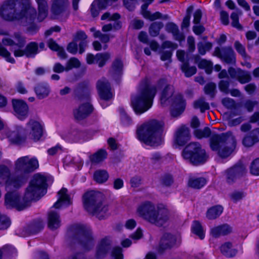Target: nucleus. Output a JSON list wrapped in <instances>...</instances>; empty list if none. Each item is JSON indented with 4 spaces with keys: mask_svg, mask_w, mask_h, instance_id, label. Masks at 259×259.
<instances>
[{
    "mask_svg": "<svg viewBox=\"0 0 259 259\" xmlns=\"http://www.w3.org/2000/svg\"><path fill=\"white\" fill-rule=\"evenodd\" d=\"M112 248V240L109 236L101 239L96 247L95 256L98 259L105 257Z\"/></svg>",
    "mask_w": 259,
    "mask_h": 259,
    "instance_id": "15",
    "label": "nucleus"
},
{
    "mask_svg": "<svg viewBox=\"0 0 259 259\" xmlns=\"http://www.w3.org/2000/svg\"><path fill=\"white\" fill-rule=\"evenodd\" d=\"M250 173L255 176H259V158L254 159L250 166Z\"/></svg>",
    "mask_w": 259,
    "mask_h": 259,
    "instance_id": "52",
    "label": "nucleus"
},
{
    "mask_svg": "<svg viewBox=\"0 0 259 259\" xmlns=\"http://www.w3.org/2000/svg\"><path fill=\"white\" fill-rule=\"evenodd\" d=\"M83 136V133L78 130H74L71 133L72 140L75 142H77L81 140Z\"/></svg>",
    "mask_w": 259,
    "mask_h": 259,
    "instance_id": "63",
    "label": "nucleus"
},
{
    "mask_svg": "<svg viewBox=\"0 0 259 259\" xmlns=\"http://www.w3.org/2000/svg\"><path fill=\"white\" fill-rule=\"evenodd\" d=\"M223 105L228 109H233L235 107L236 103L235 101L230 98H225L222 100Z\"/></svg>",
    "mask_w": 259,
    "mask_h": 259,
    "instance_id": "56",
    "label": "nucleus"
},
{
    "mask_svg": "<svg viewBox=\"0 0 259 259\" xmlns=\"http://www.w3.org/2000/svg\"><path fill=\"white\" fill-rule=\"evenodd\" d=\"M160 94V103L163 107L171 105L172 116H179L184 110L185 101L180 94H175L173 86L168 84L165 79H160L156 85H141L131 98V105L138 115H141L152 106L157 89L163 88Z\"/></svg>",
    "mask_w": 259,
    "mask_h": 259,
    "instance_id": "1",
    "label": "nucleus"
},
{
    "mask_svg": "<svg viewBox=\"0 0 259 259\" xmlns=\"http://www.w3.org/2000/svg\"><path fill=\"white\" fill-rule=\"evenodd\" d=\"M193 59L195 63L197 64L199 68L205 69L208 74L211 72L213 64L210 61L205 59H201L198 55H194Z\"/></svg>",
    "mask_w": 259,
    "mask_h": 259,
    "instance_id": "28",
    "label": "nucleus"
},
{
    "mask_svg": "<svg viewBox=\"0 0 259 259\" xmlns=\"http://www.w3.org/2000/svg\"><path fill=\"white\" fill-rule=\"evenodd\" d=\"M163 125L162 121L156 120L146 122L137 129L138 138L150 146L159 145L162 142V132Z\"/></svg>",
    "mask_w": 259,
    "mask_h": 259,
    "instance_id": "5",
    "label": "nucleus"
},
{
    "mask_svg": "<svg viewBox=\"0 0 259 259\" xmlns=\"http://www.w3.org/2000/svg\"><path fill=\"white\" fill-rule=\"evenodd\" d=\"M80 64V62L78 59L75 57L71 58L66 63V71H68L73 68H78Z\"/></svg>",
    "mask_w": 259,
    "mask_h": 259,
    "instance_id": "47",
    "label": "nucleus"
},
{
    "mask_svg": "<svg viewBox=\"0 0 259 259\" xmlns=\"http://www.w3.org/2000/svg\"><path fill=\"white\" fill-rule=\"evenodd\" d=\"M119 111L122 123L125 125L130 124L132 122L130 117L126 114L123 109L120 108Z\"/></svg>",
    "mask_w": 259,
    "mask_h": 259,
    "instance_id": "57",
    "label": "nucleus"
},
{
    "mask_svg": "<svg viewBox=\"0 0 259 259\" xmlns=\"http://www.w3.org/2000/svg\"><path fill=\"white\" fill-rule=\"evenodd\" d=\"M44 227V223L40 219L34 220L30 224L25 228V231L28 234H34L39 232Z\"/></svg>",
    "mask_w": 259,
    "mask_h": 259,
    "instance_id": "29",
    "label": "nucleus"
},
{
    "mask_svg": "<svg viewBox=\"0 0 259 259\" xmlns=\"http://www.w3.org/2000/svg\"><path fill=\"white\" fill-rule=\"evenodd\" d=\"M46 177L40 174L34 175L22 199L16 192H8L5 196V205L7 209H25L30 206L32 200H38L46 193Z\"/></svg>",
    "mask_w": 259,
    "mask_h": 259,
    "instance_id": "2",
    "label": "nucleus"
},
{
    "mask_svg": "<svg viewBox=\"0 0 259 259\" xmlns=\"http://www.w3.org/2000/svg\"><path fill=\"white\" fill-rule=\"evenodd\" d=\"M97 88L101 99L107 100L112 98L110 85L105 78H102L97 82Z\"/></svg>",
    "mask_w": 259,
    "mask_h": 259,
    "instance_id": "19",
    "label": "nucleus"
},
{
    "mask_svg": "<svg viewBox=\"0 0 259 259\" xmlns=\"http://www.w3.org/2000/svg\"><path fill=\"white\" fill-rule=\"evenodd\" d=\"M194 107L196 109L200 108L201 112H204L209 108V106L208 103L205 102L203 98H200L194 103Z\"/></svg>",
    "mask_w": 259,
    "mask_h": 259,
    "instance_id": "48",
    "label": "nucleus"
},
{
    "mask_svg": "<svg viewBox=\"0 0 259 259\" xmlns=\"http://www.w3.org/2000/svg\"><path fill=\"white\" fill-rule=\"evenodd\" d=\"M181 69L186 77H190L196 72L197 69L195 66H189L188 62L183 63L181 65Z\"/></svg>",
    "mask_w": 259,
    "mask_h": 259,
    "instance_id": "41",
    "label": "nucleus"
},
{
    "mask_svg": "<svg viewBox=\"0 0 259 259\" xmlns=\"http://www.w3.org/2000/svg\"><path fill=\"white\" fill-rule=\"evenodd\" d=\"M178 48V45L170 41H164L161 46V48L164 50L166 48L171 49L172 50H174Z\"/></svg>",
    "mask_w": 259,
    "mask_h": 259,
    "instance_id": "64",
    "label": "nucleus"
},
{
    "mask_svg": "<svg viewBox=\"0 0 259 259\" xmlns=\"http://www.w3.org/2000/svg\"><path fill=\"white\" fill-rule=\"evenodd\" d=\"M2 43L5 46L11 47V50L16 57L26 56L27 57H34L38 52V45L35 42L29 43L23 49L26 40L19 33H15L11 37H5L2 39Z\"/></svg>",
    "mask_w": 259,
    "mask_h": 259,
    "instance_id": "6",
    "label": "nucleus"
},
{
    "mask_svg": "<svg viewBox=\"0 0 259 259\" xmlns=\"http://www.w3.org/2000/svg\"><path fill=\"white\" fill-rule=\"evenodd\" d=\"M110 58L111 55L108 52L98 53L96 54V63L100 67H102Z\"/></svg>",
    "mask_w": 259,
    "mask_h": 259,
    "instance_id": "38",
    "label": "nucleus"
},
{
    "mask_svg": "<svg viewBox=\"0 0 259 259\" xmlns=\"http://www.w3.org/2000/svg\"><path fill=\"white\" fill-rule=\"evenodd\" d=\"M258 141L259 128H257L252 131L248 136L244 138L243 144L246 147H251Z\"/></svg>",
    "mask_w": 259,
    "mask_h": 259,
    "instance_id": "27",
    "label": "nucleus"
},
{
    "mask_svg": "<svg viewBox=\"0 0 259 259\" xmlns=\"http://www.w3.org/2000/svg\"><path fill=\"white\" fill-rule=\"evenodd\" d=\"M0 56L4 57L6 60L11 63H14L15 61V59L11 57V53L8 51L7 49L4 48L0 44Z\"/></svg>",
    "mask_w": 259,
    "mask_h": 259,
    "instance_id": "49",
    "label": "nucleus"
},
{
    "mask_svg": "<svg viewBox=\"0 0 259 259\" xmlns=\"http://www.w3.org/2000/svg\"><path fill=\"white\" fill-rule=\"evenodd\" d=\"M212 47V44L208 41L199 42L197 44L198 52L201 55H205L206 52L211 50Z\"/></svg>",
    "mask_w": 259,
    "mask_h": 259,
    "instance_id": "43",
    "label": "nucleus"
},
{
    "mask_svg": "<svg viewBox=\"0 0 259 259\" xmlns=\"http://www.w3.org/2000/svg\"><path fill=\"white\" fill-rule=\"evenodd\" d=\"M29 0H7L0 8V16L5 20L12 21L23 19H32L36 14L34 8L26 5Z\"/></svg>",
    "mask_w": 259,
    "mask_h": 259,
    "instance_id": "4",
    "label": "nucleus"
},
{
    "mask_svg": "<svg viewBox=\"0 0 259 259\" xmlns=\"http://www.w3.org/2000/svg\"><path fill=\"white\" fill-rule=\"evenodd\" d=\"M108 178V174L105 170H97L94 175V180L100 184L106 182Z\"/></svg>",
    "mask_w": 259,
    "mask_h": 259,
    "instance_id": "37",
    "label": "nucleus"
},
{
    "mask_svg": "<svg viewBox=\"0 0 259 259\" xmlns=\"http://www.w3.org/2000/svg\"><path fill=\"white\" fill-rule=\"evenodd\" d=\"M230 82L229 81H226V80H221L219 84V87L220 90L225 93V94H227L229 93V87Z\"/></svg>",
    "mask_w": 259,
    "mask_h": 259,
    "instance_id": "59",
    "label": "nucleus"
},
{
    "mask_svg": "<svg viewBox=\"0 0 259 259\" xmlns=\"http://www.w3.org/2000/svg\"><path fill=\"white\" fill-rule=\"evenodd\" d=\"M94 36L96 38H99L103 43L108 42L110 39L108 34H103L101 32H96L94 34Z\"/></svg>",
    "mask_w": 259,
    "mask_h": 259,
    "instance_id": "60",
    "label": "nucleus"
},
{
    "mask_svg": "<svg viewBox=\"0 0 259 259\" xmlns=\"http://www.w3.org/2000/svg\"><path fill=\"white\" fill-rule=\"evenodd\" d=\"M191 229L192 232L200 239H203L204 238V232L202 226L199 222L197 221H194Z\"/></svg>",
    "mask_w": 259,
    "mask_h": 259,
    "instance_id": "39",
    "label": "nucleus"
},
{
    "mask_svg": "<svg viewBox=\"0 0 259 259\" xmlns=\"http://www.w3.org/2000/svg\"><path fill=\"white\" fill-rule=\"evenodd\" d=\"M188 51L190 53L193 52L195 50V39L193 36H189L187 38Z\"/></svg>",
    "mask_w": 259,
    "mask_h": 259,
    "instance_id": "61",
    "label": "nucleus"
},
{
    "mask_svg": "<svg viewBox=\"0 0 259 259\" xmlns=\"http://www.w3.org/2000/svg\"><path fill=\"white\" fill-rule=\"evenodd\" d=\"M194 134L198 139L206 138L210 136V148L222 158L231 155L236 147L235 137L231 132L218 135L211 133L208 127H205L195 130Z\"/></svg>",
    "mask_w": 259,
    "mask_h": 259,
    "instance_id": "3",
    "label": "nucleus"
},
{
    "mask_svg": "<svg viewBox=\"0 0 259 259\" xmlns=\"http://www.w3.org/2000/svg\"><path fill=\"white\" fill-rule=\"evenodd\" d=\"M177 242L176 236L169 233H164L162 236L157 251L159 253H163L165 250L170 249L174 247Z\"/></svg>",
    "mask_w": 259,
    "mask_h": 259,
    "instance_id": "18",
    "label": "nucleus"
},
{
    "mask_svg": "<svg viewBox=\"0 0 259 259\" xmlns=\"http://www.w3.org/2000/svg\"><path fill=\"white\" fill-rule=\"evenodd\" d=\"M241 14L242 12L240 11H237L233 12L231 15V25L238 30L242 29V26L239 22V15H241Z\"/></svg>",
    "mask_w": 259,
    "mask_h": 259,
    "instance_id": "42",
    "label": "nucleus"
},
{
    "mask_svg": "<svg viewBox=\"0 0 259 259\" xmlns=\"http://www.w3.org/2000/svg\"><path fill=\"white\" fill-rule=\"evenodd\" d=\"M221 252L225 256L232 257L237 253V250L233 248V244L231 242H226L221 245L220 247Z\"/></svg>",
    "mask_w": 259,
    "mask_h": 259,
    "instance_id": "30",
    "label": "nucleus"
},
{
    "mask_svg": "<svg viewBox=\"0 0 259 259\" xmlns=\"http://www.w3.org/2000/svg\"><path fill=\"white\" fill-rule=\"evenodd\" d=\"M60 215L56 211H50L48 214V227L51 230L58 229L61 226Z\"/></svg>",
    "mask_w": 259,
    "mask_h": 259,
    "instance_id": "24",
    "label": "nucleus"
},
{
    "mask_svg": "<svg viewBox=\"0 0 259 259\" xmlns=\"http://www.w3.org/2000/svg\"><path fill=\"white\" fill-rule=\"evenodd\" d=\"M234 47L238 53L240 54L243 57L246 58L247 56L245 49L244 47L241 44L239 41H235L234 43Z\"/></svg>",
    "mask_w": 259,
    "mask_h": 259,
    "instance_id": "58",
    "label": "nucleus"
},
{
    "mask_svg": "<svg viewBox=\"0 0 259 259\" xmlns=\"http://www.w3.org/2000/svg\"><path fill=\"white\" fill-rule=\"evenodd\" d=\"M101 197L102 194L99 192L93 190L87 192L82 196L84 208L86 209H92L95 210L107 209L101 202L100 199Z\"/></svg>",
    "mask_w": 259,
    "mask_h": 259,
    "instance_id": "10",
    "label": "nucleus"
},
{
    "mask_svg": "<svg viewBox=\"0 0 259 259\" xmlns=\"http://www.w3.org/2000/svg\"><path fill=\"white\" fill-rule=\"evenodd\" d=\"M206 183L205 179L202 177H191L188 181V185L195 189H200L203 187Z\"/></svg>",
    "mask_w": 259,
    "mask_h": 259,
    "instance_id": "34",
    "label": "nucleus"
},
{
    "mask_svg": "<svg viewBox=\"0 0 259 259\" xmlns=\"http://www.w3.org/2000/svg\"><path fill=\"white\" fill-rule=\"evenodd\" d=\"M26 139H29L34 142L39 141L43 135V126L36 120L30 119L26 123L24 128Z\"/></svg>",
    "mask_w": 259,
    "mask_h": 259,
    "instance_id": "12",
    "label": "nucleus"
},
{
    "mask_svg": "<svg viewBox=\"0 0 259 259\" xmlns=\"http://www.w3.org/2000/svg\"><path fill=\"white\" fill-rule=\"evenodd\" d=\"M190 137L189 127L185 125H182L178 128L175 133V142L178 145L183 146L190 140Z\"/></svg>",
    "mask_w": 259,
    "mask_h": 259,
    "instance_id": "21",
    "label": "nucleus"
},
{
    "mask_svg": "<svg viewBox=\"0 0 259 259\" xmlns=\"http://www.w3.org/2000/svg\"><path fill=\"white\" fill-rule=\"evenodd\" d=\"M138 215L148 222L161 227L169 220L166 211H138Z\"/></svg>",
    "mask_w": 259,
    "mask_h": 259,
    "instance_id": "11",
    "label": "nucleus"
},
{
    "mask_svg": "<svg viewBox=\"0 0 259 259\" xmlns=\"http://www.w3.org/2000/svg\"><path fill=\"white\" fill-rule=\"evenodd\" d=\"M163 27V24L161 22H155L152 23L149 27V33L153 37L157 36L160 29Z\"/></svg>",
    "mask_w": 259,
    "mask_h": 259,
    "instance_id": "40",
    "label": "nucleus"
},
{
    "mask_svg": "<svg viewBox=\"0 0 259 259\" xmlns=\"http://www.w3.org/2000/svg\"><path fill=\"white\" fill-rule=\"evenodd\" d=\"M165 30L172 34L174 38L179 41L185 39V36L182 33H180L178 27L174 23L169 22L165 25Z\"/></svg>",
    "mask_w": 259,
    "mask_h": 259,
    "instance_id": "26",
    "label": "nucleus"
},
{
    "mask_svg": "<svg viewBox=\"0 0 259 259\" xmlns=\"http://www.w3.org/2000/svg\"><path fill=\"white\" fill-rule=\"evenodd\" d=\"M11 225V220L7 215L0 213V230H7Z\"/></svg>",
    "mask_w": 259,
    "mask_h": 259,
    "instance_id": "46",
    "label": "nucleus"
},
{
    "mask_svg": "<svg viewBox=\"0 0 259 259\" xmlns=\"http://www.w3.org/2000/svg\"><path fill=\"white\" fill-rule=\"evenodd\" d=\"M213 55L220 58L227 64H234L236 62L235 52L230 47L222 49L219 47L215 48Z\"/></svg>",
    "mask_w": 259,
    "mask_h": 259,
    "instance_id": "16",
    "label": "nucleus"
},
{
    "mask_svg": "<svg viewBox=\"0 0 259 259\" xmlns=\"http://www.w3.org/2000/svg\"><path fill=\"white\" fill-rule=\"evenodd\" d=\"M12 177H16L15 175L10 176V171L9 169L4 165H0V184L6 182V187L7 189H11L14 188L12 185H8L7 182L9 179Z\"/></svg>",
    "mask_w": 259,
    "mask_h": 259,
    "instance_id": "31",
    "label": "nucleus"
},
{
    "mask_svg": "<svg viewBox=\"0 0 259 259\" xmlns=\"http://www.w3.org/2000/svg\"><path fill=\"white\" fill-rule=\"evenodd\" d=\"M155 207L150 201H145L141 203L138 206V210H154Z\"/></svg>",
    "mask_w": 259,
    "mask_h": 259,
    "instance_id": "53",
    "label": "nucleus"
},
{
    "mask_svg": "<svg viewBox=\"0 0 259 259\" xmlns=\"http://www.w3.org/2000/svg\"><path fill=\"white\" fill-rule=\"evenodd\" d=\"M59 196L58 201L55 202L53 207L55 209H66L67 206L71 204L70 197L67 194V190L66 188H62L59 192Z\"/></svg>",
    "mask_w": 259,
    "mask_h": 259,
    "instance_id": "22",
    "label": "nucleus"
},
{
    "mask_svg": "<svg viewBox=\"0 0 259 259\" xmlns=\"http://www.w3.org/2000/svg\"><path fill=\"white\" fill-rule=\"evenodd\" d=\"M246 173L245 166L242 163H237L224 171V176L227 183L232 184L243 177Z\"/></svg>",
    "mask_w": 259,
    "mask_h": 259,
    "instance_id": "13",
    "label": "nucleus"
},
{
    "mask_svg": "<svg viewBox=\"0 0 259 259\" xmlns=\"http://www.w3.org/2000/svg\"><path fill=\"white\" fill-rule=\"evenodd\" d=\"M182 155L186 161L196 165L204 163L208 158L205 151L196 142L188 145L183 150Z\"/></svg>",
    "mask_w": 259,
    "mask_h": 259,
    "instance_id": "9",
    "label": "nucleus"
},
{
    "mask_svg": "<svg viewBox=\"0 0 259 259\" xmlns=\"http://www.w3.org/2000/svg\"><path fill=\"white\" fill-rule=\"evenodd\" d=\"M69 0H51V12L55 18H65L68 16L66 10L69 6Z\"/></svg>",
    "mask_w": 259,
    "mask_h": 259,
    "instance_id": "14",
    "label": "nucleus"
},
{
    "mask_svg": "<svg viewBox=\"0 0 259 259\" xmlns=\"http://www.w3.org/2000/svg\"><path fill=\"white\" fill-rule=\"evenodd\" d=\"M88 215L91 217H95L100 221L107 219L109 215L106 211H88Z\"/></svg>",
    "mask_w": 259,
    "mask_h": 259,
    "instance_id": "50",
    "label": "nucleus"
},
{
    "mask_svg": "<svg viewBox=\"0 0 259 259\" xmlns=\"http://www.w3.org/2000/svg\"><path fill=\"white\" fill-rule=\"evenodd\" d=\"M177 57L178 60L182 62V64L188 62V55L184 50H178L177 51Z\"/></svg>",
    "mask_w": 259,
    "mask_h": 259,
    "instance_id": "54",
    "label": "nucleus"
},
{
    "mask_svg": "<svg viewBox=\"0 0 259 259\" xmlns=\"http://www.w3.org/2000/svg\"><path fill=\"white\" fill-rule=\"evenodd\" d=\"M108 4L102 0L94 1L91 5V12L93 17H95L99 14V11L105 8Z\"/></svg>",
    "mask_w": 259,
    "mask_h": 259,
    "instance_id": "33",
    "label": "nucleus"
},
{
    "mask_svg": "<svg viewBox=\"0 0 259 259\" xmlns=\"http://www.w3.org/2000/svg\"><path fill=\"white\" fill-rule=\"evenodd\" d=\"M141 11L143 17L150 21H154L162 17V14L159 12L152 14L147 9H141Z\"/></svg>",
    "mask_w": 259,
    "mask_h": 259,
    "instance_id": "44",
    "label": "nucleus"
},
{
    "mask_svg": "<svg viewBox=\"0 0 259 259\" xmlns=\"http://www.w3.org/2000/svg\"><path fill=\"white\" fill-rule=\"evenodd\" d=\"M237 79L240 83L245 84L251 80V76L248 72L240 69Z\"/></svg>",
    "mask_w": 259,
    "mask_h": 259,
    "instance_id": "45",
    "label": "nucleus"
},
{
    "mask_svg": "<svg viewBox=\"0 0 259 259\" xmlns=\"http://www.w3.org/2000/svg\"><path fill=\"white\" fill-rule=\"evenodd\" d=\"M12 104L15 115L20 119L26 118L28 111L26 103L22 100L14 99Z\"/></svg>",
    "mask_w": 259,
    "mask_h": 259,
    "instance_id": "20",
    "label": "nucleus"
},
{
    "mask_svg": "<svg viewBox=\"0 0 259 259\" xmlns=\"http://www.w3.org/2000/svg\"><path fill=\"white\" fill-rule=\"evenodd\" d=\"M38 9V19L41 21L47 16L48 13V0H35Z\"/></svg>",
    "mask_w": 259,
    "mask_h": 259,
    "instance_id": "25",
    "label": "nucleus"
},
{
    "mask_svg": "<svg viewBox=\"0 0 259 259\" xmlns=\"http://www.w3.org/2000/svg\"><path fill=\"white\" fill-rule=\"evenodd\" d=\"M215 88V85L214 83H210L207 84L204 87L205 94L209 95L211 97H213Z\"/></svg>",
    "mask_w": 259,
    "mask_h": 259,
    "instance_id": "62",
    "label": "nucleus"
},
{
    "mask_svg": "<svg viewBox=\"0 0 259 259\" xmlns=\"http://www.w3.org/2000/svg\"><path fill=\"white\" fill-rule=\"evenodd\" d=\"M107 152L105 150L100 149L95 154L90 156L91 161L95 163H99L107 157Z\"/></svg>",
    "mask_w": 259,
    "mask_h": 259,
    "instance_id": "36",
    "label": "nucleus"
},
{
    "mask_svg": "<svg viewBox=\"0 0 259 259\" xmlns=\"http://www.w3.org/2000/svg\"><path fill=\"white\" fill-rule=\"evenodd\" d=\"M85 100L88 101L89 95H87ZM93 111L92 106L88 102L81 104L77 108L73 110V115L75 118L77 120H81L87 118Z\"/></svg>",
    "mask_w": 259,
    "mask_h": 259,
    "instance_id": "17",
    "label": "nucleus"
},
{
    "mask_svg": "<svg viewBox=\"0 0 259 259\" xmlns=\"http://www.w3.org/2000/svg\"><path fill=\"white\" fill-rule=\"evenodd\" d=\"M16 173H20V175L12 177L7 182V185H12L15 188L21 186L27 179V175L33 172L39 166L37 159L36 158H30L28 156H23L18 158L15 163Z\"/></svg>",
    "mask_w": 259,
    "mask_h": 259,
    "instance_id": "7",
    "label": "nucleus"
},
{
    "mask_svg": "<svg viewBox=\"0 0 259 259\" xmlns=\"http://www.w3.org/2000/svg\"><path fill=\"white\" fill-rule=\"evenodd\" d=\"M121 27V25L119 22L114 21L113 23H109L103 26L102 30L104 32H107L112 30V29H119Z\"/></svg>",
    "mask_w": 259,
    "mask_h": 259,
    "instance_id": "51",
    "label": "nucleus"
},
{
    "mask_svg": "<svg viewBox=\"0 0 259 259\" xmlns=\"http://www.w3.org/2000/svg\"><path fill=\"white\" fill-rule=\"evenodd\" d=\"M69 237L76 241L85 250H90L94 245V238L92 230L84 225L74 224L69 228Z\"/></svg>",
    "mask_w": 259,
    "mask_h": 259,
    "instance_id": "8",
    "label": "nucleus"
},
{
    "mask_svg": "<svg viewBox=\"0 0 259 259\" xmlns=\"http://www.w3.org/2000/svg\"><path fill=\"white\" fill-rule=\"evenodd\" d=\"M120 18L118 13H114L111 15L109 12L105 13L101 17V20L108 21H115Z\"/></svg>",
    "mask_w": 259,
    "mask_h": 259,
    "instance_id": "55",
    "label": "nucleus"
},
{
    "mask_svg": "<svg viewBox=\"0 0 259 259\" xmlns=\"http://www.w3.org/2000/svg\"><path fill=\"white\" fill-rule=\"evenodd\" d=\"M35 92L37 98L42 99L49 96L50 93V88L46 83H39L35 88Z\"/></svg>",
    "mask_w": 259,
    "mask_h": 259,
    "instance_id": "32",
    "label": "nucleus"
},
{
    "mask_svg": "<svg viewBox=\"0 0 259 259\" xmlns=\"http://www.w3.org/2000/svg\"><path fill=\"white\" fill-rule=\"evenodd\" d=\"M123 68V64L121 61L118 59H115L112 65L110 70V74L114 77H116L121 74Z\"/></svg>",
    "mask_w": 259,
    "mask_h": 259,
    "instance_id": "35",
    "label": "nucleus"
},
{
    "mask_svg": "<svg viewBox=\"0 0 259 259\" xmlns=\"http://www.w3.org/2000/svg\"><path fill=\"white\" fill-rule=\"evenodd\" d=\"M232 232V228L227 224H224L214 227L210 230V235L214 238H219L221 236H227Z\"/></svg>",
    "mask_w": 259,
    "mask_h": 259,
    "instance_id": "23",
    "label": "nucleus"
}]
</instances>
